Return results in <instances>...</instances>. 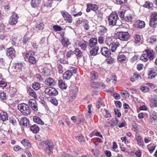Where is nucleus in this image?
Masks as SVG:
<instances>
[{"label": "nucleus", "mask_w": 157, "mask_h": 157, "mask_svg": "<svg viewBox=\"0 0 157 157\" xmlns=\"http://www.w3.org/2000/svg\"><path fill=\"white\" fill-rule=\"evenodd\" d=\"M18 108L24 115H30L31 112V109L28 105L25 103H21L18 105Z\"/></svg>", "instance_id": "1"}, {"label": "nucleus", "mask_w": 157, "mask_h": 157, "mask_svg": "<svg viewBox=\"0 0 157 157\" xmlns=\"http://www.w3.org/2000/svg\"><path fill=\"white\" fill-rule=\"evenodd\" d=\"M115 36L121 40L127 41L129 39L130 36L127 32H118L115 34Z\"/></svg>", "instance_id": "2"}, {"label": "nucleus", "mask_w": 157, "mask_h": 157, "mask_svg": "<svg viewBox=\"0 0 157 157\" xmlns=\"http://www.w3.org/2000/svg\"><path fill=\"white\" fill-rule=\"evenodd\" d=\"M149 25L152 28H154L157 25V13L152 12L150 16Z\"/></svg>", "instance_id": "3"}, {"label": "nucleus", "mask_w": 157, "mask_h": 157, "mask_svg": "<svg viewBox=\"0 0 157 157\" xmlns=\"http://www.w3.org/2000/svg\"><path fill=\"white\" fill-rule=\"evenodd\" d=\"M41 144H45L46 146L45 152L46 154L49 155L51 153L53 147L52 142L50 140H47L43 141L41 142Z\"/></svg>", "instance_id": "4"}, {"label": "nucleus", "mask_w": 157, "mask_h": 157, "mask_svg": "<svg viewBox=\"0 0 157 157\" xmlns=\"http://www.w3.org/2000/svg\"><path fill=\"white\" fill-rule=\"evenodd\" d=\"M117 19L118 15L116 13L113 12L111 13L109 15L108 18L109 25L112 26L115 25Z\"/></svg>", "instance_id": "5"}, {"label": "nucleus", "mask_w": 157, "mask_h": 157, "mask_svg": "<svg viewBox=\"0 0 157 157\" xmlns=\"http://www.w3.org/2000/svg\"><path fill=\"white\" fill-rule=\"evenodd\" d=\"M19 18V16L16 13H13L9 19V24L11 25H15L17 22Z\"/></svg>", "instance_id": "6"}, {"label": "nucleus", "mask_w": 157, "mask_h": 157, "mask_svg": "<svg viewBox=\"0 0 157 157\" xmlns=\"http://www.w3.org/2000/svg\"><path fill=\"white\" fill-rule=\"evenodd\" d=\"M44 91L46 94L50 96H55L58 94V91L54 88L47 87Z\"/></svg>", "instance_id": "7"}, {"label": "nucleus", "mask_w": 157, "mask_h": 157, "mask_svg": "<svg viewBox=\"0 0 157 157\" xmlns=\"http://www.w3.org/2000/svg\"><path fill=\"white\" fill-rule=\"evenodd\" d=\"M149 120L150 123H155L157 121V116L156 113L154 111H151Z\"/></svg>", "instance_id": "8"}, {"label": "nucleus", "mask_w": 157, "mask_h": 157, "mask_svg": "<svg viewBox=\"0 0 157 157\" xmlns=\"http://www.w3.org/2000/svg\"><path fill=\"white\" fill-rule=\"evenodd\" d=\"M61 14L67 22L71 23L72 21V19L71 16L67 12L61 11Z\"/></svg>", "instance_id": "9"}, {"label": "nucleus", "mask_w": 157, "mask_h": 157, "mask_svg": "<svg viewBox=\"0 0 157 157\" xmlns=\"http://www.w3.org/2000/svg\"><path fill=\"white\" fill-rule=\"evenodd\" d=\"M101 52L102 55L105 57H109L111 55V52L106 47H104L101 48Z\"/></svg>", "instance_id": "10"}, {"label": "nucleus", "mask_w": 157, "mask_h": 157, "mask_svg": "<svg viewBox=\"0 0 157 157\" xmlns=\"http://www.w3.org/2000/svg\"><path fill=\"white\" fill-rule=\"evenodd\" d=\"M29 105L31 108L34 111H37L38 107L36 100L33 99H30L29 101Z\"/></svg>", "instance_id": "11"}, {"label": "nucleus", "mask_w": 157, "mask_h": 157, "mask_svg": "<svg viewBox=\"0 0 157 157\" xmlns=\"http://www.w3.org/2000/svg\"><path fill=\"white\" fill-rule=\"evenodd\" d=\"M56 81L51 78H47L45 81V83L46 85L50 86H53L55 85Z\"/></svg>", "instance_id": "12"}, {"label": "nucleus", "mask_w": 157, "mask_h": 157, "mask_svg": "<svg viewBox=\"0 0 157 157\" xmlns=\"http://www.w3.org/2000/svg\"><path fill=\"white\" fill-rule=\"evenodd\" d=\"M90 53L91 56H95L98 53L99 50V47L97 46H94L93 47H90Z\"/></svg>", "instance_id": "13"}, {"label": "nucleus", "mask_w": 157, "mask_h": 157, "mask_svg": "<svg viewBox=\"0 0 157 157\" xmlns=\"http://www.w3.org/2000/svg\"><path fill=\"white\" fill-rule=\"evenodd\" d=\"M21 124H22L24 127L28 128L29 126V121L26 117L22 118L20 121Z\"/></svg>", "instance_id": "14"}, {"label": "nucleus", "mask_w": 157, "mask_h": 157, "mask_svg": "<svg viewBox=\"0 0 157 157\" xmlns=\"http://www.w3.org/2000/svg\"><path fill=\"white\" fill-rule=\"evenodd\" d=\"M73 75L72 73L70 71L67 70L63 74V79L69 80L71 78Z\"/></svg>", "instance_id": "15"}, {"label": "nucleus", "mask_w": 157, "mask_h": 157, "mask_svg": "<svg viewBox=\"0 0 157 157\" xmlns=\"http://www.w3.org/2000/svg\"><path fill=\"white\" fill-rule=\"evenodd\" d=\"M7 55L11 58H13L15 56V51L14 49L11 47L8 49L7 51Z\"/></svg>", "instance_id": "16"}, {"label": "nucleus", "mask_w": 157, "mask_h": 157, "mask_svg": "<svg viewBox=\"0 0 157 157\" xmlns=\"http://www.w3.org/2000/svg\"><path fill=\"white\" fill-rule=\"evenodd\" d=\"M0 116L2 123L8 121V116L7 113L4 112H1L0 113Z\"/></svg>", "instance_id": "17"}, {"label": "nucleus", "mask_w": 157, "mask_h": 157, "mask_svg": "<svg viewBox=\"0 0 157 157\" xmlns=\"http://www.w3.org/2000/svg\"><path fill=\"white\" fill-rule=\"evenodd\" d=\"M107 31V29L105 27L100 26L98 29V33L100 35H103L106 33Z\"/></svg>", "instance_id": "18"}, {"label": "nucleus", "mask_w": 157, "mask_h": 157, "mask_svg": "<svg viewBox=\"0 0 157 157\" xmlns=\"http://www.w3.org/2000/svg\"><path fill=\"white\" fill-rule=\"evenodd\" d=\"M156 75V73L155 70L151 68L150 69L148 73V78L149 79H152L154 78Z\"/></svg>", "instance_id": "19"}, {"label": "nucleus", "mask_w": 157, "mask_h": 157, "mask_svg": "<svg viewBox=\"0 0 157 157\" xmlns=\"http://www.w3.org/2000/svg\"><path fill=\"white\" fill-rule=\"evenodd\" d=\"M21 143L27 149H29L31 147V144L27 139L22 140Z\"/></svg>", "instance_id": "20"}, {"label": "nucleus", "mask_w": 157, "mask_h": 157, "mask_svg": "<svg viewBox=\"0 0 157 157\" xmlns=\"http://www.w3.org/2000/svg\"><path fill=\"white\" fill-rule=\"evenodd\" d=\"M146 52V55L148 56L149 59H153L154 58L153 50L151 49H147L145 50Z\"/></svg>", "instance_id": "21"}, {"label": "nucleus", "mask_w": 157, "mask_h": 157, "mask_svg": "<svg viewBox=\"0 0 157 157\" xmlns=\"http://www.w3.org/2000/svg\"><path fill=\"white\" fill-rule=\"evenodd\" d=\"M78 91V88L76 87H75L73 89L71 90L70 93V95L72 99H74L77 94Z\"/></svg>", "instance_id": "22"}, {"label": "nucleus", "mask_w": 157, "mask_h": 157, "mask_svg": "<svg viewBox=\"0 0 157 157\" xmlns=\"http://www.w3.org/2000/svg\"><path fill=\"white\" fill-rule=\"evenodd\" d=\"M89 46L93 47L97 43V39L96 38H92L89 40Z\"/></svg>", "instance_id": "23"}, {"label": "nucleus", "mask_w": 157, "mask_h": 157, "mask_svg": "<svg viewBox=\"0 0 157 157\" xmlns=\"http://www.w3.org/2000/svg\"><path fill=\"white\" fill-rule=\"evenodd\" d=\"M33 120L35 122L38 124H40L41 125H43L44 124V122L41 119L36 116H33Z\"/></svg>", "instance_id": "24"}, {"label": "nucleus", "mask_w": 157, "mask_h": 157, "mask_svg": "<svg viewBox=\"0 0 157 157\" xmlns=\"http://www.w3.org/2000/svg\"><path fill=\"white\" fill-rule=\"evenodd\" d=\"M136 138L137 142L138 145L140 147H143V142L141 136L140 135L137 136H136Z\"/></svg>", "instance_id": "25"}, {"label": "nucleus", "mask_w": 157, "mask_h": 157, "mask_svg": "<svg viewBox=\"0 0 157 157\" xmlns=\"http://www.w3.org/2000/svg\"><path fill=\"white\" fill-rule=\"evenodd\" d=\"M73 53L76 56L78 59L81 58L82 55V53L81 51L78 48H76L75 50L73 51Z\"/></svg>", "instance_id": "26"}, {"label": "nucleus", "mask_w": 157, "mask_h": 157, "mask_svg": "<svg viewBox=\"0 0 157 157\" xmlns=\"http://www.w3.org/2000/svg\"><path fill=\"white\" fill-rule=\"evenodd\" d=\"M41 0H32L31 4L33 7H36L40 3Z\"/></svg>", "instance_id": "27"}, {"label": "nucleus", "mask_w": 157, "mask_h": 157, "mask_svg": "<svg viewBox=\"0 0 157 157\" xmlns=\"http://www.w3.org/2000/svg\"><path fill=\"white\" fill-rule=\"evenodd\" d=\"M58 83L59 87L61 89H65L67 88V85L62 80H59L58 81Z\"/></svg>", "instance_id": "28"}, {"label": "nucleus", "mask_w": 157, "mask_h": 157, "mask_svg": "<svg viewBox=\"0 0 157 157\" xmlns=\"http://www.w3.org/2000/svg\"><path fill=\"white\" fill-rule=\"evenodd\" d=\"M30 127L31 130L34 133H36L39 131V128L36 124L33 125Z\"/></svg>", "instance_id": "29"}, {"label": "nucleus", "mask_w": 157, "mask_h": 157, "mask_svg": "<svg viewBox=\"0 0 157 157\" xmlns=\"http://www.w3.org/2000/svg\"><path fill=\"white\" fill-rule=\"evenodd\" d=\"M120 45L119 43L117 42L114 43L112 44L111 51L113 52H115L116 50L117 49Z\"/></svg>", "instance_id": "30"}, {"label": "nucleus", "mask_w": 157, "mask_h": 157, "mask_svg": "<svg viewBox=\"0 0 157 157\" xmlns=\"http://www.w3.org/2000/svg\"><path fill=\"white\" fill-rule=\"evenodd\" d=\"M52 3L50 1H47L45 2L44 5V9H50L49 10H52L51 9H50L52 6Z\"/></svg>", "instance_id": "31"}, {"label": "nucleus", "mask_w": 157, "mask_h": 157, "mask_svg": "<svg viewBox=\"0 0 157 157\" xmlns=\"http://www.w3.org/2000/svg\"><path fill=\"white\" fill-rule=\"evenodd\" d=\"M28 91L29 93V94L30 96L36 99V94L34 90L31 87H29Z\"/></svg>", "instance_id": "32"}, {"label": "nucleus", "mask_w": 157, "mask_h": 157, "mask_svg": "<svg viewBox=\"0 0 157 157\" xmlns=\"http://www.w3.org/2000/svg\"><path fill=\"white\" fill-rule=\"evenodd\" d=\"M117 59L121 62H124L126 60L127 58L124 55L121 54L118 57Z\"/></svg>", "instance_id": "33"}, {"label": "nucleus", "mask_w": 157, "mask_h": 157, "mask_svg": "<svg viewBox=\"0 0 157 157\" xmlns=\"http://www.w3.org/2000/svg\"><path fill=\"white\" fill-rule=\"evenodd\" d=\"M34 55V53L32 51H29L26 52L25 56V59L27 60L32 57Z\"/></svg>", "instance_id": "34"}, {"label": "nucleus", "mask_w": 157, "mask_h": 157, "mask_svg": "<svg viewBox=\"0 0 157 157\" xmlns=\"http://www.w3.org/2000/svg\"><path fill=\"white\" fill-rule=\"evenodd\" d=\"M98 6L96 5L89 4V12L90 10L95 11L98 9Z\"/></svg>", "instance_id": "35"}, {"label": "nucleus", "mask_w": 157, "mask_h": 157, "mask_svg": "<svg viewBox=\"0 0 157 157\" xmlns=\"http://www.w3.org/2000/svg\"><path fill=\"white\" fill-rule=\"evenodd\" d=\"M90 78L92 80H96L98 78V73L94 71H93L90 73Z\"/></svg>", "instance_id": "36"}, {"label": "nucleus", "mask_w": 157, "mask_h": 157, "mask_svg": "<svg viewBox=\"0 0 157 157\" xmlns=\"http://www.w3.org/2000/svg\"><path fill=\"white\" fill-rule=\"evenodd\" d=\"M143 6L147 9H150L152 8L153 6V4L151 2L149 1H146Z\"/></svg>", "instance_id": "37"}, {"label": "nucleus", "mask_w": 157, "mask_h": 157, "mask_svg": "<svg viewBox=\"0 0 157 157\" xmlns=\"http://www.w3.org/2000/svg\"><path fill=\"white\" fill-rule=\"evenodd\" d=\"M44 28L43 23H40L37 24L35 27V30L37 31L42 30Z\"/></svg>", "instance_id": "38"}, {"label": "nucleus", "mask_w": 157, "mask_h": 157, "mask_svg": "<svg viewBox=\"0 0 157 157\" xmlns=\"http://www.w3.org/2000/svg\"><path fill=\"white\" fill-rule=\"evenodd\" d=\"M63 45L64 46H67L70 44V42L68 39L66 38H63L62 40Z\"/></svg>", "instance_id": "39"}, {"label": "nucleus", "mask_w": 157, "mask_h": 157, "mask_svg": "<svg viewBox=\"0 0 157 157\" xmlns=\"http://www.w3.org/2000/svg\"><path fill=\"white\" fill-rule=\"evenodd\" d=\"M111 126L112 127H113L117 124L119 121L117 118H115L114 119H112L111 120Z\"/></svg>", "instance_id": "40"}, {"label": "nucleus", "mask_w": 157, "mask_h": 157, "mask_svg": "<svg viewBox=\"0 0 157 157\" xmlns=\"http://www.w3.org/2000/svg\"><path fill=\"white\" fill-rule=\"evenodd\" d=\"M33 88L35 90H38L40 87V83L37 82H34L32 84Z\"/></svg>", "instance_id": "41"}, {"label": "nucleus", "mask_w": 157, "mask_h": 157, "mask_svg": "<svg viewBox=\"0 0 157 157\" xmlns=\"http://www.w3.org/2000/svg\"><path fill=\"white\" fill-rule=\"evenodd\" d=\"M91 151L92 153L95 156L97 157H99L100 154V151L98 149H96L95 150L93 149H92L91 150Z\"/></svg>", "instance_id": "42"}, {"label": "nucleus", "mask_w": 157, "mask_h": 157, "mask_svg": "<svg viewBox=\"0 0 157 157\" xmlns=\"http://www.w3.org/2000/svg\"><path fill=\"white\" fill-rule=\"evenodd\" d=\"M135 16L134 14H130L126 17L125 18L126 21L128 22H132Z\"/></svg>", "instance_id": "43"}, {"label": "nucleus", "mask_w": 157, "mask_h": 157, "mask_svg": "<svg viewBox=\"0 0 157 157\" xmlns=\"http://www.w3.org/2000/svg\"><path fill=\"white\" fill-rule=\"evenodd\" d=\"M138 23V26L139 28H144L145 26V23L144 21L139 20L137 21Z\"/></svg>", "instance_id": "44"}, {"label": "nucleus", "mask_w": 157, "mask_h": 157, "mask_svg": "<svg viewBox=\"0 0 157 157\" xmlns=\"http://www.w3.org/2000/svg\"><path fill=\"white\" fill-rule=\"evenodd\" d=\"M113 42V40L110 37H107L105 40V43L109 46H110Z\"/></svg>", "instance_id": "45"}, {"label": "nucleus", "mask_w": 157, "mask_h": 157, "mask_svg": "<svg viewBox=\"0 0 157 157\" xmlns=\"http://www.w3.org/2000/svg\"><path fill=\"white\" fill-rule=\"evenodd\" d=\"M149 59L146 54H142L140 57V59L145 62L147 61Z\"/></svg>", "instance_id": "46"}, {"label": "nucleus", "mask_w": 157, "mask_h": 157, "mask_svg": "<svg viewBox=\"0 0 157 157\" xmlns=\"http://www.w3.org/2000/svg\"><path fill=\"white\" fill-rule=\"evenodd\" d=\"M76 138L80 142H82L84 141V138L81 134H79L77 136Z\"/></svg>", "instance_id": "47"}, {"label": "nucleus", "mask_w": 157, "mask_h": 157, "mask_svg": "<svg viewBox=\"0 0 157 157\" xmlns=\"http://www.w3.org/2000/svg\"><path fill=\"white\" fill-rule=\"evenodd\" d=\"M0 97L2 100H4L6 99V94L4 92L0 93Z\"/></svg>", "instance_id": "48"}, {"label": "nucleus", "mask_w": 157, "mask_h": 157, "mask_svg": "<svg viewBox=\"0 0 157 157\" xmlns=\"http://www.w3.org/2000/svg\"><path fill=\"white\" fill-rule=\"evenodd\" d=\"M69 70L68 71H70L72 73V74H75L77 72V69L73 67H69Z\"/></svg>", "instance_id": "49"}, {"label": "nucleus", "mask_w": 157, "mask_h": 157, "mask_svg": "<svg viewBox=\"0 0 157 157\" xmlns=\"http://www.w3.org/2000/svg\"><path fill=\"white\" fill-rule=\"evenodd\" d=\"M156 38L155 36H151L149 39V42L151 44L154 43L156 41Z\"/></svg>", "instance_id": "50"}, {"label": "nucleus", "mask_w": 157, "mask_h": 157, "mask_svg": "<svg viewBox=\"0 0 157 157\" xmlns=\"http://www.w3.org/2000/svg\"><path fill=\"white\" fill-rule=\"evenodd\" d=\"M125 12V10L123 9H121L120 10L119 13V15L121 18H123L124 17Z\"/></svg>", "instance_id": "51"}, {"label": "nucleus", "mask_w": 157, "mask_h": 157, "mask_svg": "<svg viewBox=\"0 0 157 157\" xmlns=\"http://www.w3.org/2000/svg\"><path fill=\"white\" fill-rule=\"evenodd\" d=\"M140 89L143 92H146L148 91L149 88L148 87L146 86H141L140 87Z\"/></svg>", "instance_id": "52"}, {"label": "nucleus", "mask_w": 157, "mask_h": 157, "mask_svg": "<svg viewBox=\"0 0 157 157\" xmlns=\"http://www.w3.org/2000/svg\"><path fill=\"white\" fill-rule=\"evenodd\" d=\"M28 61L32 64H34L35 63L36 60L35 58L33 57H31L30 58L27 60Z\"/></svg>", "instance_id": "53"}, {"label": "nucleus", "mask_w": 157, "mask_h": 157, "mask_svg": "<svg viewBox=\"0 0 157 157\" xmlns=\"http://www.w3.org/2000/svg\"><path fill=\"white\" fill-rule=\"evenodd\" d=\"M53 28L56 31H59L62 29V28L61 27L57 25H55L53 26Z\"/></svg>", "instance_id": "54"}, {"label": "nucleus", "mask_w": 157, "mask_h": 157, "mask_svg": "<svg viewBox=\"0 0 157 157\" xmlns=\"http://www.w3.org/2000/svg\"><path fill=\"white\" fill-rule=\"evenodd\" d=\"M111 81H112L114 84L116 83L117 78L115 75H112L110 77Z\"/></svg>", "instance_id": "55"}, {"label": "nucleus", "mask_w": 157, "mask_h": 157, "mask_svg": "<svg viewBox=\"0 0 157 157\" xmlns=\"http://www.w3.org/2000/svg\"><path fill=\"white\" fill-rule=\"evenodd\" d=\"M102 100L99 99V100L97 101L96 104V107L98 109H99L101 107V105L102 104Z\"/></svg>", "instance_id": "56"}, {"label": "nucleus", "mask_w": 157, "mask_h": 157, "mask_svg": "<svg viewBox=\"0 0 157 157\" xmlns=\"http://www.w3.org/2000/svg\"><path fill=\"white\" fill-rule=\"evenodd\" d=\"M114 112L116 115L118 117H120L121 116V114L119 110L117 109H114Z\"/></svg>", "instance_id": "57"}, {"label": "nucleus", "mask_w": 157, "mask_h": 157, "mask_svg": "<svg viewBox=\"0 0 157 157\" xmlns=\"http://www.w3.org/2000/svg\"><path fill=\"white\" fill-rule=\"evenodd\" d=\"M50 101L55 106L58 105V102L57 100L54 98L51 99L50 100Z\"/></svg>", "instance_id": "58"}, {"label": "nucleus", "mask_w": 157, "mask_h": 157, "mask_svg": "<svg viewBox=\"0 0 157 157\" xmlns=\"http://www.w3.org/2000/svg\"><path fill=\"white\" fill-rule=\"evenodd\" d=\"M135 43H138L140 40V37L139 35H136L135 37Z\"/></svg>", "instance_id": "59"}, {"label": "nucleus", "mask_w": 157, "mask_h": 157, "mask_svg": "<svg viewBox=\"0 0 157 157\" xmlns=\"http://www.w3.org/2000/svg\"><path fill=\"white\" fill-rule=\"evenodd\" d=\"M58 69L59 74H62L64 71L63 66L60 65H59L58 67Z\"/></svg>", "instance_id": "60"}, {"label": "nucleus", "mask_w": 157, "mask_h": 157, "mask_svg": "<svg viewBox=\"0 0 157 157\" xmlns=\"http://www.w3.org/2000/svg\"><path fill=\"white\" fill-rule=\"evenodd\" d=\"M10 121L13 124L15 125L16 124V121L15 119L13 117L10 118Z\"/></svg>", "instance_id": "61"}, {"label": "nucleus", "mask_w": 157, "mask_h": 157, "mask_svg": "<svg viewBox=\"0 0 157 157\" xmlns=\"http://www.w3.org/2000/svg\"><path fill=\"white\" fill-rule=\"evenodd\" d=\"M107 61L108 63L112 64L114 62V59L111 57H109V58L107 59Z\"/></svg>", "instance_id": "62"}, {"label": "nucleus", "mask_w": 157, "mask_h": 157, "mask_svg": "<svg viewBox=\"0 0 157 157\" xmlns=\"http://www.w3.org/2000/svg\"><path fill=\"white\" fill-rule=\"evenodd\" d=\"M90 85L94 88H98V82H92L90 83Z\"/></svg>", "instance_id": "63"}, {"label": "nucleus", "mask_w": 157, "mask_h": 157, "mask_svg": "<svg viewBox=\"0 0 157 157\" xmlns=\"http://www.w3.org/2000/svg\"><path fill=\"white\" fill-rule=\"evenodd\" d=\"M29 39V37H28L27 35H25L23 38L22 42L24 44H25Z\"/></svg>", "instance_id": "64"}]
</instances>
